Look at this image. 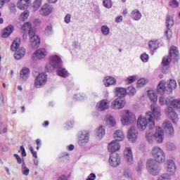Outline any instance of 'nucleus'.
<instances>
[{
	"instance_id": "64",
	"label": "nucleus",
	"mask_w": 180,
	"mask_h": 180,
	"mask_svg": "<svg viewBox=\"0 0 180 180\" xmlns=\"http://www.w3.org/2000/svg\"><path fill=\"white\" fill-rule=\"evenodd\" d=\"M58 180H68V179H67V176H65V175H61L60 176H59Z\"/></svg>"
},
{
	"instance_id": "36",
	"label": "nucleus",
	"mask_w": 180,
	"mask_h": 180,
	"mask_svg": "<svg viewBox=\"0 0 180 180\" xmlns=\"http://www.w3.org/2000/svg\"><path fill=\"white\" fill-rule=\"evenodd\" d=\"M29 68H22L20 72V78L22 79L23 81H27V78H29Z\"/></svg>"
},
{
	"instance_id": "26",
	"label": "nucleus",
	"mask_w": 180,
	"mask_h": 180,
	"mask_svg": "<svg viewBox=\"0 0 180 180\" xmlns=\"http://www.w3.org/2000/svg\"><path fill=\"white\" fill-rule=\"evenodd\" d=\"M96 106L98 112H103V110L109 109V101L102 100L97 103Z\"/></svg>"
},
{
	"instance_id": "20",
	"label": "nucleus",
	"mask_w": 180,
	"mask_h": 180,
	"mask_svg": "<svg viewBox=\"0 0 180 180\" xmlns=\"http://www.w3.org/2000/svg\"><path fill=\"white\" fill-rule=\"evenodd\" d=\"M47 56V50L44 48H41L37 49L34 53L33 54V58H36V60H43V58H46Z\"/></svg>"
},
{
	"instance_id": "15",
	"label": "nucleus",
	"mask_w": 180,
	"mask_h": 180,
	"mask_svg": "<svg viewBox=\"0 0 180 180\" xmlns=\"http://www.w3.org/2000/svg\"><path fill=\"white\" fill-rule=\"evenodd\" d=\"M53 11H54L53 6L49 3H46L41 7L39 13L41 15V16H49L53 13Z\"/></svg>"
},
{
	"instance_id": "43",
	"label": "nucleus",
	"mask_w": 180,
	"mask_h": 180,
	"mask_svg": "<svg viewBox=\"0 0 180 180\" xmlns=\"http://www.w3.org/2000/svg\"><path fill=\"white\" fill-rule=\"evenodd\" d=\"M22 175H25V176H27L29 175V173L30 172V169L26 167V164H25V162H22Z\"/></svg>"
},
{
	"instance_id": "42",
	"label": "nucleus",
	"mask_w": 180,
	"mask_h": 180,
	"mask_svg": "<svg viewBox=\"0 0 180 180\" xmlns=\"http://www.w3.org/2000/svg\"><path fill=\"white\" fill-rule=\"evenodd\" d=\"M29 11H25L21 15H20L19 20H21L22 22H25L29 18Z\"/></svg>"
},
{
	"instance_id": "32",
	"label": "nucleus",
	"mask_w": 180,
	"mask_h": 180,
	"mask_svg": "<svg viewBox=\"0 0 180 180\" xmlns=\"http://www.w3.org/2000/svg\"><path fill=\"white\" fill-rule=\"evenodd\" d=\"M148 96L150 101H152L153 103H157V101H158V96H157V93H155L153 90H148L147 91Z\"/></svg>"
},
{
	"instance_id": "5",
	"label": "nucleus",
	"mask_w": 180,
	"mask_h": 180,
	"mask_svg": "<svg viewBox=\"0 0 180 180\" xmlns=\"http://www.w3.org/2000/svg\"><path fill=\"white\" fill-rule=\"evenodd\" d=\"M146 139L150 144H153L155 140L161 143L164 141V130L161 127H156V131L154 134L151 129H149L146 132Z\"/></svg>"
},
{
	"instance_id": "40",
	"label": "nucleus",
	"mask_w": 180,
	"mask_h": 180,
	"mask_svg": "<svg viewBox=\"0 0 180 180\" xmlns=\"http://www.w3.org/2000/svg\"><path fill=\"white\" fill-rule=\"evenodd\" d=\"M148 82V80L146 78H141L137 81V87L138 88H142V86H144V85L147 84Z\"/></svg>"
},
{
	"instance_id": "28",
	"label": "nucleus",
	"mask_w": 180,
	"mask_h": 180,
	"mask_svg": "<svg viewBox=\"0 0 180 180\" xmlns=\"http://www.w3.org/2000/svg\"><path fill=\"white\" fill-rule=\"evenodd\" d=\"M130 18L132 19V20H136V22H139L142 18L141 13L139 9H134L130 13Z\"/></svg>"
},
{
	"instance_id": "59",
	"label": "nucleus",
	"mask_w": 180,
	"mask_h": 180,
	"mask_svg": "<svg viewBox=\"0 0 180 180\" xmlns=\"http://www.w3.org/2000/svg\"><path fill=\"white\" fill-rule=\"evenodd\" d=\"M166 37L168 39L172 36V32L170 30H168L165 32Z\"/></svg>"
},
{
	"instance_id": "12",
	"label": "nucleus",
	"mask_w": 180,
	"mask_h": 180,
	"mask_svg": "<svg viewBox=\"0 0 180 180\" xmlns=\"http://www.w3.org/2000/svg\"><path fill=\"white\" fill-rule=\"evenodd\" d=\"M162 127L166 131L168 137H174V136H175V130L174 129L172 123H171L169 120H165L162 124Z\"/></svg>"
},
{
	"instance_id": "11",
	"label": "nucleus",
	"mask_w": 180,
	"mask_h": 180,
	"mask_svg": "<svg viewBox=\"0 0 180 180\" xmlns=\"http://www.w3.org/2000/svg\"><path fill=\"white\" fill-rule=\"evenodd\" d=\"M158 94H160L159 97V103L161 106H164L165 103L167 104V100H165V94L167 91H165V83L164 82H160L159 84L158 85Z\"/></svg>"
},
{
	"instance_id": "10",
	"label": "nucleus",
	"mask_w": 180,
	"mask_h": 180,
	"mask_svg": "<svg viewBox=\"0 0 180 180\" xmlns=\"http://www.w3.org/2000/svg\"><path fill=\"white\" fill-rule=\"evenodd\" d=\"M47 74L46 72L39 73L34 79V86L35 88L40 89L43 88L44 85L47 84Z\"/></svg>"
},
{
	"instance_id": "29",
	"label": "nucleus",
	"mask_w": 180,
	"mask_h": 180,
	"mask_svg": "<svg viewBox=\"0 0 180 180\" xmlns=\"http://www.w3.org/2000/svg\"><path fill=\"white\" fill-rule=\"evenodd\" d=\"M105 134V131L104 126L101 125L96 129V136L98 140H102Z\"/></svg>"
},
{
	"instance_id": "27",
	"label": "nucleus",
	"mask_w": 180,
	"mask_h": 180,
	"mask_svg": "<svg viewBox=\"0 0 180 180\" xmlns=\"http://www.w3.org/2000/svg\"><path fill=\"white\" fill-rule=\"evenodd\" d=\"M14 29L15 27H13V25H8L2 31L1 37H3V39H6L7 37H9V36H11V34H12V33L13 32Z\"/></svg>"
},
{
	"instance_id": "7",
	"label": "nucleus",
	"mask_w": 180,
	"mask_h": 180,
	"mask_svg": "<svg viewBox=\"0 0 180 180\" xmlns=\"http://www.w3.org/2000/svg\"><path fill=\"white\" fill-rule=\"evenodd\" d=\"M136 122V115L129 110L121 111V122L123 126L133 124Z\"/></svg>"
},
{
	"instance_id": "53",
	"label": "nucleus",
	"mask_w": 180,
	"mask_h": 180,
	"mask_svg": "<svg viewBox=\"0 0 180 180\" xmlns=\"http://www.w3.org/2000/svg\"><path fill=\"white\" fill-rule=\"evenodd\" d=\"M68 153H63L62 155L59 156L58 158V160L59 161H65V160H67V158H68Z\"/></svg>"
},
{
	"instance_id": "37",
	"label": "nucleus",
	"mask_w": 180,
	"mask_h": 180,
	"mask_svg": "<svg viewBox=\"0 0 180 180\" xmlns=\"http://www.w3.org/2000/svg\"><path fill=\"white\" fill-rule=\"evenodd\" d=\"M166 26L167 28L170 30L171 27L174 26V18L171 15H167L166 18Z\"/></svg>"
},
{
	"instance_id": "4",
	"label": "nucleus",
	"mask_w": 180,
	"mask_h": 180,
	"mask_svg": "<svg viewBox=\"0 0 180 180\" xmlns=\"http://www.w3.org/2000/svg\"><path fill=\"white\" fill-rule=\"evenodd\" d=\"M22 32L26 33L28 30V36L30 37V41L32 47L37 49L40 46V37L39 35H36L32 26V22H26L21 27Z\"/></svg>"
},
{
	"instance_id": "22",
	"label": "nucleus",
	"mask_w": 180,
	"mask_h": 180,
	"mask_svg": "<svg viewBox=\"0 0 180 180\" xmlns=\"http://www.w3.org/2000/svg\"><path fill=\"white\" fill-rule=\"evenodd\" d=\"M120 143L117 141H111L108 146V150L110 153H112L114 154L116 151H119L120 150Z\"/></svg>"
},
{
	"instance_id": "56",
	"label": "nucleus",
	"mask_w": 180,
	"mask_h": 180,
	"mask_svg": "<svg viewBox=\"0 0 180 180\" xmlns=\"http://www.w3.org/2000/svg\"><path fill=\"white\" fill-rule=\"evenodd\" d=\"M20 152H21V154H22V157H26V155H27L26 154V150H25V146H21L20 147Z\"/></svg>"
},
{
	"instance_id": "41",
	"label": "nucleus",
	"mask_w": 180,
	"mask_h": 180,
	"mask_svg": "<svg viewBox=\"0 0 180 180\" xmlns=\"http://www.w3.org/2000/svg\"><path fill=\"white\" fill-rule=\"evenodd\" d=\"M101 33L103 34V36H108V34L110 33V28H109L108 25H102Z\"/></svg>"
},
{
	"instance_id": "34",
	"label": "nucleus",
	"mask_w": 180,
	"mask_h": 180,
	"mask_svg": "<svg viewBox=\"0 0 180 180\" xmlns=\"http://www.w3.org/2000/svg\"><path fill=\"white\" fill-rule=\"evenodd\" d=\"M114 138L115 141H123L124 140V134L122 130H117L114 133Z\"/></svg>"
},
{
	"instance_id": "51",
	"label": "nucleus",
	"mask_w": 180,
	"mask_h": 180,
	"mask_svg": "<svg viewBox=\"0 0 180 180\" xmlns=\"http://www.w3.org/2000/svg\"><path fill=\"white\" fill-rule=\"evenodd\" d=\"M64 22L67 25L71 23V14L68 13L64 18Z\"/></svg>"
},
{
	"instance_id": "24",
	"label": "nucleus",
	"mask_w": 180,
	"mask_h": 180,
	"mask_svg": "<svg viewBox=\"0 0 180 180\" xmlns=\"http://www.w3.org/2000/svg\"><path fill=\"white\" fill-rule=\"evenodd\" d=\"M31 4L32 1L30 0H19L17 4V8L21 11H25V9H27L30 6Z\"/></svg>"
},
{
	"instance_id": "1",
	"label": "nucleus",
	"mask_w": 180,
	"mask_h": 180,
	"mask_svg": "<svg viewBox=\"0 0 180 180\" xmlns=\"http://www.w3.org/2000/svg\"><path fill=\"white\" fill-rule=\"evenodd\" d=\"M151 111L147 112L146 115H140L137 120V127L140 131H144L147 127L153 130L155 127V121L161 119V108L155 104L150 105Z\"/></svg>"
},
{
	"instance_id": "50",
	"label": "nucleus",
	"mask_w": 180,
	"mask_h": 180,
	"mask_svg": "<svg viewBox=\"0 0 180 180\" xmlns=\"http://www.w3.org/2000/svg\"><path fill=\"white\" fill-rule=\"evenodd\" d=\"M158 180H171V177L168 174H164L161 176H160L158 179Z\"/></svg>"
},
{
	"instance_id": "30",
	"label": "nucleus",
	"mask_w": 180,
	"mask_h": 180,
	"mask_svg": "<svg viewBox=\"0 0 180 180\" xmlns=\"http://www.w3.org/2000/svg\"><path fill=\"white\" fill-rule=\"evenodd\" d=\"M105 120L109 127H115L116 126V120L113 116L108 115L105 116Z\"/></svg>"
},
{
	"instance_id": "6",
	"label": "nucleus",
	"mask_w": 180,
	"mask_h": 180,
	"mask_svg": "<svg viewBox=\"0 0 180 180\" xmlns=\"http://www.w3.org/2000/svg\"><path fill=\"white\" fill-rule=\"evenodd\" d=\"M20 46V39L15 38L11 46V51H15V53H14V58L15 60H22V58L25 57V54L26 53V49H25V48L19 49Z\"/></svg>"
},
{
	"instance_id": "44",
	"label": "nucleus",
	"mask_w": 180,
	"mask_h": 180,
	"mask_svg": "<svg viewBox=\"0 0 180 180\" xmlns=\"http://www.w3.org/2000/svg\"><path fill=\"white\" fill-rule=\"evenodd\" d=\"M103 5L107 9H110V8L113 6V3L112 2V0H103Z\"/></svg>"
},
{
	"instance_id": "17",
	"label": "nucleus",
	"mask_w": 180,
	"mask_h": 180,
	"mask_svg": "<svg viewBox=\"0 0 180 180\" xmlns=\"http://www.w3.org/2000/svg\"><path fill=\"white\" fill-rule=\"evenodd\" d=\"M109 164L111 167H119L120 165V156L119 154L116 153H111L109 158Z\"/></svg>"
},
{
	"instance_id": "9",
	"label": "nucleus",
	"mask_w": 180,
	"mask_h": 180,
	"mask_svg": "<svg viewBox=\"0 0 180 180\" xmlns=\"http://www.w3.org/2000/svg\"><path fill=\"white\" fill-rule=\"evenodd\" d=\"M152 155L157 162H165V153H164V150L158 146H154L152 148Z\"/></svg>"
},
{
	"instance_id": "54",
	"label": "nucleus",
	"mask_w": 180,
	"mask_h": 180,
	"mask_svg": "<svg viewBox=\"0 0 180 180\" xmlns=\"http://www.w3.org/2000/svg\"><path fill=\"white\" fill-rule=\"evenodd\" d=\"M45 70L47 71V72H50V71L54 70V68L53 67V65H51V63L49 62V63L46 65Z\"/></svg>"
},
{
	"instance_id": "52",
	"label": "nucleus",
	"mask_w": 180,
	"mask_h": 180,
	"mask_svg": "<svg viewBox=\"0 0 180 180\" xmlns=\"http://www.w3.org/2000/svg\"><path fill=\"white\" fill-rule=\"evenodd\" d=\"M167 150H169V151H175L176 150V146L174 143H169L167 145Z\"/></svg>"
},
{
	"instance_id": "63",
	"label": "nucleus",
	"mask_w": 180,
	"mask_h": 180,
	"mask_svg": "<svg viewBox=\"0 0 180 180\" xmlns=\"http://www.w3.org/2000/svg\"><path fill=\"white\" fill-rule=\"evenodd\" d=\"M68 127H72L74 126V121H69L66 123Z\"/></svg>"
},
{
	"instance_id": "8",
	"label": "nucleus",
	"mask_w": 180,
	"mask_h": 180,
	"mask_svg": "<svg viewBox=\"0 0 180 180\" xmlns=\"http://www.w3.org/2000/svg\"><path fill=\"white\" fill-rule=\"evenodd\" d=\"M146 169L148 174L153 175V176L160 175V172L161 171V167H160V165H158L157 162H155V160L153 159H149L147 160Z\"/></svg>"
},
{
	"instance_id": "49",
	"label": "nucleus",
	"mask_w": 180,
	"mask_h": 180,
	"mask_svg": "<svg viewBox=\"0 0 180 180\" xmlns=\"http://www.w3.org/2000/svg\"><path fill=\"white\" fill-rule=\"evenodd\" d=\"M169 4V6L174 8H178V6H179V2H178L176 0H172Z\"/></svg>"
},
{
	"instance_id": "16",
	"label": "nucleus",
	"mask_w": 180,
	"mask_h": 180,
	"mask_svg": "<svg viewBox=\"0 0 180 180\" xmlns=\"http://www.w3.org/2000/svg\"><path fill=\"white\" fill-rule=\"evenodd\" d=\"M49 63H51L53 68H60L63 67V60L61 58L57 55H52L49 57Z\"/></svg>"
},
{
	"instance_id": "58",
	"label": "nucleus",
	"mask_w": 180,
	"mask_h": 180,
	"mask_svg": "<svg viewBox=\"0 0 180 180\" xmlns=\"http://www.w3.org/2000/svg\"><path fill=\"white\" fill-rule=\"evenodd\" d=\"M14 157L16 158L18 164H22V158L19 155L14 154Z\"/></svg>"
},
{
	"instance_id": "55",
	"label": "nucleus",
	"mask_w": 180,
	"mask_h": 180,
	"mask_svg": "<svg viewBox=\"0 0 180 180\" xmlns=\"http://www.w3.org/2000/svg\"><path fill=\"white\" fill-rule=\"evenodd\" d=\"M41 20H40V19L37 18L33 20L32 22V25H34V26H39V25H41Z\"/></svg>"
},
{
	"instance_id": "14",
	"label": "nucleus",
	"mask_w": 180,
	"mask_h": 180,
	"mask_svg": "<svg viewBox=\"0 0 180 180\" xmlns=\"http://www.w3.org/2000/svg\"><path fill=\"white\" fill-rule=\"evenodd\" d=\"M126 105V100L124 98L118 97L115 98L111 103L112 109H123Z\"/></svg>"
},
{
	"instance_id": "3",
	"label": "nucleus",
	"mask_w": 180,
	"mask_h": 180,
	"mask_svg": "<svg viewBox=\"0 0 180 180\" xmlns=\"http://www.w3.org/2000/svg\"><path fill=\"white\" fill-rule=\"evenodd\" d=\"M179 59V52L178 51V49H176V46H172L170 47L169 50V56H165L162 59V72L165 74L168 71L167 65H169V63L171 61H173V63H176L178 60Z\"/></svg>"
},
{
	"instance_id": "33",
	"label": "nucleus",
	"mask_w": 180,
	"mask_h": 180,
	"mask_svg": "<svg viewBox=\"0 0 180 180\" xmlns=\"http://www.w3.org/2000/svg\"><path fill=\"white\" fill-rule=\"evenodd\" d=\"M56 72L59 77H62L63 78H67V77L69 75L67 69L63 68V66L58 68Z\"/></svg>"
},
{
	"instance_id": "48",
	"label": "nucleus",
	"mask_w": 180,
	"mask_h": 180,
	"mask_svg": "<svg viewBox=\"0 0 180 180\" xmlns=\"http://www.w3.org/2000/svg\"><path fill=\"white\" fill-rule=\"evenodd\" d=\"M150 57L147 53H142L141 55V60L143 61V63H148Z\"/></svg>"
},
{
	"instance_id": "35",
	"label": "nucleus",
	"mask_w": 180,
	"mask_h": 180,
	"mask_svg": "<svg viewBox=\"0 0 180 180\" xmlns=\"http://www.w3.org/2000/svg\"><path fill=\"white\" fill-rule=\"evenodd\" d=\"M148 49L150 51H155L158 49V41L155 39L149 41Z\"/></svg>"
},
{
	"instance_id": "45",
	"label": "nucleus",
	"mask_w": 180,
	"mask_h": 180,
	"mask_svg": "<svg viewBox=\"0 0 180 180\" xmlns=\"http://www.w3.org/2000/svg\"><path fill=\"white\" fill-rule=\"evenodd\" d=\"M53 33V26L51 25H48L45 29V34H46V36H51Z\"/></svg>"
},
{
	"instance_id": "62",
	"label": "nucleus",
	"mask_w": 180,
	"mask_h": 180,
	"mask_svg": "<svg viewBox=\"0 0 180 180\" xmlns=\"http://www.w3.org/2000/svg\"><path fill=\"white\" fill-rule=\"evenodd\" d=\"M0 106H4V95L0 92Z\"/></svg>"
},
{
	"instance_id": "47",
	"label": "nucleus",
	"mask_w": 180,
	"mask_h": 180,
	"mask_svg": "<svg viewBox=\"0 0 180 180\" xmlns=\"http://www.w3.org/2000/svg\"><path fill=\"white\" fill-rule=\"evenodd\" d=\"M128 91L129 96H134L136 95V89L133 86H129Z\"/></svg>"
},
{
	"instance_id": "18",
	"label": "nucleus",
	"mask_w": 180,
	"mask_h": 180,
	"mask_svg": "<svg viewBox=\"0 0 180 180\" xmlns=\"http://www.w3.org/2000/svg\"><path fill=\"white\" fill-rule=\"evenodd\" d=\"M128 139L131 143H136L139 137V131L136 129V127H131L130 129L128 131Z\"/></svg>"
},
{
	"instance_id": "19",
	"label": "nucleus",
	"mask_w": 180,
	"mask_h": 180,
	"mask_svg": "<svg viewBox=\"0 0 180 180\" xmlns=\"http://www.w3.org/2000/svg\"><path fill=\"white\" fill-rule=\"evenodd\" d=\"M165 165L167 171L169 175H175V172H176V165H175V162L172 160H167Z\"/></svg>"
},
{
	"instance_id": "2",
	"label": "nucleus",
	"mask_w": 180,
	"mask_h": 180,
	"mask_svg": "<svg viewBox=\"0 0 180 180\" xmlns=\"http://www.w3.org/2000/svg\"><path fill=\"white\" fill-rule=\"evenodd\" d=\"M166 105L167 108L165 109V113L169 119H171L173 124H176L179 122L178 113L175 112L174 108L180 110V99H174L172 97L166 98Z\"/></svg>"
},
{
	"instance_id": "38",
	"label": "nucleus",
	"mask_w": 180,
	"mask_h": 180,
	"mask_svg": "<svg viewBox=\"0 0 180 180\" xmlns=\"http://www.w3.org/2000/svg\"><path fill=\"white\" fill-rule=\"evenodd\" d=\"M136 79H139V76L137 75L129 76L125 79V83L129 85L130 84H133V82H134Z\"/></svg>"
},
{
	"instance_id": "61",
	"label": "nucleus",
	"mask_w": 180,
	"mask_h": 180,
	"mask_svg": "<svg viewBox=\"0 0 180 180\" xmlns=\"http://www.w3.org/2000/svg\"><path fill=\"white\" fill-rule=\"evenodd\" d=\"M142 170H143V164L139 163L136 168V171H137V172H140Z\"/></svg>"
},
{
	"instance_id": "23",
	"label": "nucleus",
	"mask_w": 180,
	"mask_h": 180,
	"mask_svg": "<svg viewBox=\"0 0 180 180\" xmlns=\"http://www.w3.org/2000/svg\"><path fill=\"white\" fill-rule=\"evenodd\" d=\"M103 83L106 87L113 86V85L117 84V80L112 76H106L103 79Z\"/></svg>"
},
{
	"instance_id": "13",
	"label": "nucleus",
	"mask_w": 180,
	"mask_h": 180,
	"mask_svg": "<svg viewBox=\"0 0 180 180\" xmlns=\"http://www.w3.org/2000/svg\"><path fill=\"white\" fill-rule=\"evenodd\" d=\"M89 141V132L88 131H83L79 134L78 144L79 146H84L88 144Z\"/></svg>"
},
{
	"instance_id": "25",
	"label": "nucleus",
	"mask_w": 180,
	"mask_h": 180,
	"mask_svg": "<svg viewBox=\"0 0 180 180\" xmlns=\"http://www.w3.org/2000/svg\"><path fill=\"white\" fill-rule=\"evenodd\" d=\"M162 82L165 83V89L167 94H172V91L176 88V81L174 79L169 80V84H167V87H165V82Z\"/></svg>"
},
{
	"instance_id": "21",
	"label": "nucleus",
	"mask_w": 180,
	"mask_h": 180,
	"mask_svg": "<svg viewBox=\"0 0 180 180\" xmlns=\"http://www.w3.org/2000/svg\"><path fill=\"white\" fill-rule=\"evenodd\" d=\"M124 158L130 165L133 164V151L131 150V148L127 147L124 149Z\"/></svg>"
},
{
	"instance_id": "31",
	"label": "nucleus",
	"mask_w": 180,
	"mask_h": 180,
	"mask_svg": "<svg viewBox=\"0 0 180 180\" xmlns=\"http://www.w3.org/2000/svg\"><path fill=\"white\" fill-rule=\"evenodd\" d=\"M127 93V90L122 87H116L115 94L118 98H124L126 96V94Z\"/></svg>"
},
{
	"instance_id": "46",
	"label": "nucleus",
	"mask_w": 180,
	"mask_h": 180,
	"mask_svg": "<svg viewBox=\"0 0 180 180\" xmlns=\"http://www.w3.org/2000/svg\"><path fill=\"white\" fill-rule=\"evenodd\" d=\"M41 6V0H35L33 3V10L37 11Z\"/></svg>"
},
{
	"instance_id": "57",
	"label": "nucleus",
	"mask_w": 180,
	"mask_h": 180,
	"mask_svg": "<svg viewBox=\"0 0 180 180\" xmlns=\"http://www.w3.org/2000/svg\"><path fill=\"white\" fill-rule=\"evenodd\" d=\"M96 178V175L94 173L90 174L88 178L86 180H95Z\"/></svg>"
},
{
	"instance_id": "39",
	"label": "nucleus",
	"mask_w": 180,
	"mask_h": 180,
	"mask_svg": "<svg viewBox=\"0 0 180 180\" xmlns=\"http://www.w3.org/2000/svg\"><path fill=\"white\" fill-rule=\"evenodd\" d=\"M74 99H75V101H85V99H86V95L84 93H79L75 95Z\"/></svg>"
},
{
	"instance_id": "60",
	"label": "nucleus",
	"mask_w": 180,
	"mask_h": 180,
	"mask_svg": "<svg viewBox=\"0 0 180 180\" xmlns=\"http://www.w3.org/2000/svg\"><path fill=\"white\" fill-rule=\"evenodd\" d=\"M123 20V16L119 15L115 18V22L116 23H120Z\"/></svg>"
}]
</instances>
